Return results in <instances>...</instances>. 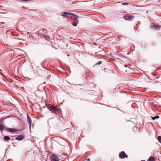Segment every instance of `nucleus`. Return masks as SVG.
Listing matches in <instances>:
<instances>
[{
  "label": "nucleus",
  "mask_w": 161,
  "mask_h": 161,
  "mask_svg": "<svg viewBox=\"0 0 161 161\" xmlns=\"http://www.w3.org/2000/svg\"><path fill=\"white\" fill-rule=\"evenodd\" d=\"M49 109L52 113H54L55 114H57L58 111V108L55 106H51L49 108Z\"/></svg>",
  "instance_id": "nucleus-1"
},
{
  "label": "nucleus",
  "mask_w": 161,
  "mask_h": 161,
  "mask_svg": "<svg viewBox=\"0 0 161 161\" xmlns=\"http://www.w3.org/2000/svg\"><path fill=\"white\" fill-rule=\"evenodd\" d=\"M134 18V16L130 15L127 14L124 16V18L126 20H132Z\"/></svg>",
  "instance_id": "nucleus-2"
},
{
  "label": "nucleus",
  "mask_w": 161,
  "mask_h": 161,
  "mask_svg": "<svg viewBox=\"0 0 161 161\" xmlns=\"http://www.w3.org/2000/svg\"><path fill=\"white\" fill-rule=\"evenodd\" d=\"M152 29H157L156 31H158V30L161 29V27L158 25H152L151 26Z\"/></svg>",
  "instance_id": "nucleus-3"
},
{
  "label": "nucleus",
  "mask_w": 161,
  "mask_h": 161,
  "mask_svg": "<svg viewBox=\"0 0 161 161\" xmlns=\"http://www.w3.org/2000/svg\"><path fill=\"white\" fill-rule=\"evenodd\" d=\"M59 158L55 154H53L52 156V161H59Z\"/></svg>",
  "instance_id": "nucleus-4"
},
{
  "label": "nucleus",
  "mask_w": 161,
  "mask_h": 161,
  "mask_svg": "<svg viewBox=\"0 0 161 161\" xmlns=\"http://www.w3.org/2000/svg\"><path fill=\"white\" fill-rule=\"evenodd\" d=\"M119 157L121 158H127V156L126 155L124 152H121L119 154Z\"/></svg>",
  "instance_id": "nucleus-5"
},
{
  "label": "nucleus",
  "mask_w": 161,
  "mask_h": 161,
  "mask_svg": "<svg viewBox=\"0 0 161 161\" xmlns=\"http://www.w3.org/2000/svg\"><path fill=\"white\" fill-rule=\"evenodd\" d=\"M24 138V136L22 135H20L17 136L16 139L19 141H21L23 140Z\"/></svg>",
  "instance_id": "nucleus-6"
},
{
  "label": "nucleus",
  "mask_w": 161,
  "mask_h": 161,
  "mask_svg": "<svg viewBox=\"0 0 161 161\" xmlns=\"http://www.w3.org/2000/svg\"><path fill=\"white\" fill-rule=\"evenodd\" d=\"M7 130L8 131L10 132H14L17 131V130L16 129L14 128H9Z\"/></svg>",
  "instance_id": "nucleus-7"
},
{
  "label": "nucleus",
  "mask_w": 161,
  "mask_h": 161,
  "mask_svg": "<svg viewBox=\"0 0 161 161\" xmlns=\"http://www.w3.org/2000/svg\"><path fill=\"white\" fill-rule=\"evenodd\" d=\"M27 118L28 123L29 124L30 127H31L32 123L31 119V117L29 116L28 115H27Z\"/></svg>",
  "instance_id": "nucleus-8"
},
{
  "label": "nucleus",
  "mask_w": 161,
  "mask_h": 161,
  "mask_svg": "<svg viewBox=\"0 0 161 161\" xmlns=\"http://www.w3.org/2000/svg\"><path fill=\"white\" fill-rule=\"evenodd\" d=\"M72 15L73 16V19L75 20L74 21H76L77 20V18H79L78 16L75 15V14H72Z\"/></svg>",
  "instance_id": "nucleus-9"
},
{
  "label": "nucleus",
  "mask_w": 161,
  "mask_h": 161,
  "mask_svg": "<svg viewBox=\"0 0 161 161\" xmlns=\"http://www.w3.org/2000/svg\"><path fill=\"white\" fill-rule=\"evenodd\" d=\"M7 130L5 126L3 125H0V130L2 131L3 130Z\"/></svg>",
  "instance_id": "nucleus-10"
},
{
  "label": "nucleus",
  "mask_w": 161,
  "mask_h": 161,
  "mask_svg": "<svg viewBox=\"0 0 161 161\" xmlns=\"http://www.w3.org/2000/svg\"><path fill=\"white\" fill-rule=\"evenodd\" d=\"M68 14H71V13H68L67 12H64L62 13V14H61V15L65 17Z\"/></svg>",
  "instance_id": "nucleus-11"
},
{
  "label": "nucleus",
  "mask_w": 161,
  "mask_h": 161,
  "mask_svg": "<svg viewBox=\"0 0 161 161\" xmlns=\"http://www.w3.org/2000/svg\"><path fill=\"white\" fill-rule=\"evenodd\" d=\"M10 139V137L7 136H5L3 137V139L4 141H9Z\"/></svg>",
  "instance_id": "nucleus-12"
},
{
  "label": "nucleus",
  "mask_w": 161,
  "mask_h": 161,
  "mask_svg": "<svg viewBox=\"0 0 161 161\" xmlns=\"http://www.w3.org/2000/svg\"><path fill=\"white\" fill-rule=\"evenodd\" d=\"M147 161H154V157H153L151 156L149 158Z\"/></svg>",
  "instance_id": "nucleus-13"
},
{
  "label": "nucleus",
  "mask_w": 161,
  "mask_h": 161,
  "mask_svg": "<svg viewBox=\"0 0 161 161\" xmlns=\"http://www.w3.org/2000/svg\"><path fill=\"white\" fill-rule=\"evenodd\" d=\"M152 118V119H153V120H155L156 119H158V118H159V116H158V115H157L155 116H154V117H151Z\"/></svg>",
  "instance_id": "nucleus-14"
},
{
  "label": "nucleus",
  "mask_w": 161,
  "mask_h": 161,
  "mask_svg": "<svg viewBox=\"0 0 161 161\" xmlns=\"http://www.w3.org/2000/svg\"><path fill=\"white\" fill-rule=\"evenodd\" d=\"M72 25L73 26H76L77 25V23L76 21H73L72 22Z\"/></svg>",
  "instance_id": "nucleus-15"
},
{
  "label": "nucleus",
  "mask_w": 161,
  "mask_h": 161,
  "mask_svg": "<svg viewBox=\"0 0 161 161\" xmlns=\"http://www.w3.org/2000/svg\"><path fill=\"white\" fill-rule=\"evenodd\" d=\"M158 141L161 143V136H158Z\"/></svg>",
  "instance_id": "nucleus-16"
},
{
  "label": "nucleus",
  "mask_w": 161,
  "mask_h": 161,
  "mask_svg": "<svg viewBox=\"0 0 161 161\" xmlns=\"http://www.w3.org/2000/svg\"><path fill=\"white\" fill-rule=\"evenodd\" d=\"M122 4L123 5H128V3H126V2H125V3H123Z\"/></svg>",
  "instance_id": "nucleus-17"
},
{
  "label": "nucleus",
  "mask_w": 161,
  "mask_h": 161,
  "mask_svg": "<svg viewBox=\"0 0 161 161\" xmlns=\"http://www.w3.org/2000/svg\"><path fill=\"white\" fill-rule=\"evenodd\" d=\"M98 63H99V64H101V62L99 61V62H98Z\"/></svg>",
  "instance_id": "nucleus-18"
},
{
  "label": "nucleus",
  "mask_w": 161,
  "mask_h": 161,
  "mask_svg": "<svg viewBox=\"0 0 161 161\" xmlns=\"http://www.w3.org/2000/svg\"><path fill=\"white\" fill-rule=\"evenodd\" d=\"M87 160L88 161H90V158H88V159H87Z\"/></svg>",
  "instance_id": "nucleus-19"
},
{
  "label": "nucleus",
  "mask_w": 161,
  "mask_h": 161,
  "mask_svg": "<svg viewBox=\"0 0 161 161\" xmlns=\"http://www.w3.org/2000/svg\"><path fill=\"white\" fill-rule=\"evenodd\" d=\"M141 161H145V160H142Z\"/></svg>",
  "instance_id": "nucleus-20"
}]
</instances>
